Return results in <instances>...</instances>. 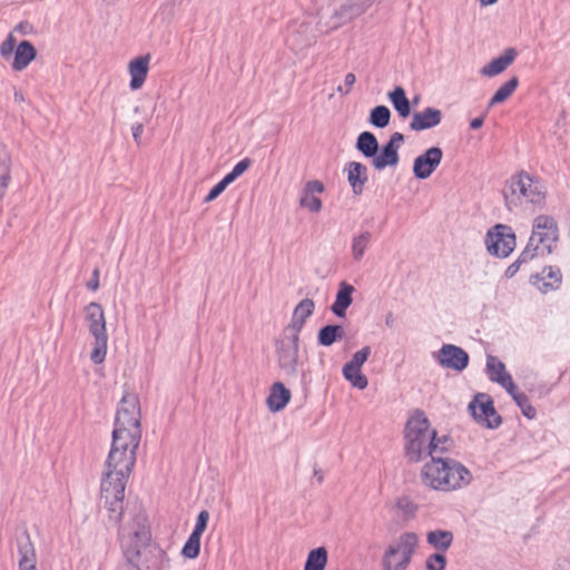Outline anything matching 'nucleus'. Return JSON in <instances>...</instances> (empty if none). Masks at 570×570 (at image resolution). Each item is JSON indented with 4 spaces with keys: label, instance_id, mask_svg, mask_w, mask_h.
Listing matches in <instances>:
<instances>
[{
    "label": "nucleus",
    "instance_id": "8fccbe9b",
    "mask_svg": "<svg viewBox=\"0 0 570 570\" xmlns=\"http://www.w3.org/2000/svg\"><path fill=\"white\" fill-rule=\"evenodd\" d=\"M303 191L313 195L321 194L324 191V184L320 180H309L306 183Z\"/></svg>",
    "mask_w": 570,
    "mask_h": 570
},
{
    "label": "nucleus",
    "instance_id": "7c9ffc66",
    "mask_svg": "<svg viewBox=\"0 0 570 570\" xmlns=\"http://www.w3.org/2000/svg\"><path fill=\"white\" fill-rule=\"evenodd\" d=\"M11 157L7 147L0 142V194L9 186L11 179Z\"/></svg>",
    "mask_w": 570,
    "mask_h": 570
},
{
    "label": "nucleus",
    "instance_id": "a18cd8bd",
    "mask_svg": "<svg viewBox=\"0 0 570 570\" xmlns=\"http://www.w3.org/2000/svg\"><path fill=\"white\" fill-rule=\"evenodd\" d=\"M18 46L17 39L13 33H9L4 41L0 45V55L3 59H9L14 53Z\"/></svg>",
    "mask_w": 570,
    "mask_h": 570
},
{
    "label": "nucleus",
    "instance_id": "2f4dec72",
    "mask_svg": "<svg viewBox=\"0 0 570 570\" xmlns=\"http://www.w3.org/2000/svg\"><path fill=\"white\" fill-rule=\"evenodd\" d=\"M250 166V159L245 158L237 163L233 170L227 174L218 184H216V197L223 193L228 185L235 181L239 176H242Z\"/></svg>",
    "mask_w": 570,
    "mask_h": 570
},
{
    "label": "nucleus",
    "instance_id": "5701e85b",
    "mask_svg": "<svg viewBox=\"0 0 570 570\" xmlns=\"http://www.w3.org/2000/svg\"><path fill=\"white\" fill-rule=\"evenodd\" d=\"M347 181L355 195H361L367 181V169L358 161H351L345 167Z\"/></svg>",
    "mask_w": 570,
    "mask_h": 570
},
{
    "label": "nucleus",
    "instance_id": "c9c22d12",
    "mask_svg": "<svg viewBox=\"0 0 570 570\" xmlns=\"http://www.w3.org/2000/svg\"><path fill=\"white\" fill-rule=\"evenodd\" d=\"M342 373L344 379L348 381L353 387L358 390L366 389L368 381L367 377L362 373V368L344 365Z\"/></svg>",
    "mask_w": 570,
    "mask_h": 570
},
{
    "label": "nucleus",
    "instance_id": "4468645a",
    "mask_svg": "<svg viewBox=\"0 0 570 570\" xmlns=\"http://www.w3.org/2000/svg\"><path fill=\"white\" fill-rule=\"evenodd\" d=\"M432 356L441 367L456 372H462L469 364V354L454 344H443Z\"/></svg>",
    "mask_w": 570,
    "mask_h": 570
},
{
    "label": "nucleus",
    "instance_id": "f3484780",
    "mask_svg": "<svg viewBox=\"0 0 570 570\" xmlns=\"http://www.w3.org/2000/svg\"><path fill=\"white\" fill-rule=\"evenodd\" d=\"M443 151L439 147H431L417 156L413 163V174L417 179L429 178L441 164Z\"/></svg>",
    "mask_w": 570,
    "mask_h": 570
},
{
    "label": "nucleus",
    "instance_id": "6e6552de",
    "mask_svg": "<svg viewBox=\"0 0 570 570\" xmlns=\"http://www.w3.org/2000/svg\"><path fill=\"white\" fill-rule=\"evenodd\" d=\"M419 535L406 531L401 533L385 549L382 557L383 570H406L419 547Z\"/></svg>",
    "mask_w": 570,
    "mask_h": 570
},
{
    "label": "nucleus",
    "instance_id": "20e7f679",
    "mask_svg": "<svg viewBox=\"0 0 570 570\" xmlns=\"http://www.w3.org/2000/svg\"><path fill=\"white\" fill-rule=\"evenodd\" d=\"M140 419L138 395L126 392L116 413L110 452L136 458L141 438Z\"/></svg>",
    "mask_w": 570,
    "mask_h": 570
},
{
    "label": "nucleus",
    "instance_id": "864d4df0",
    "mask_svg": "<svg viewBox=\"0 0 570 570\" xmlns=\"http://www.w3.org/2000/svg\"><path fill=\"white\" fill-rule=\"evenodd\" d=\"M483 121H484L483 117L474 118V119L471 120L470 127L472 129H479L480 127H482Z\"/></svg>",
    "mask_w": 570,
    "mask_h": 570
},
{
    "label": "nucleus",
    "instance_id": "4c0bfd02",
    "mask_svg": "<svg viewBox=\"0 0 570 570\" xmlns=\"http://www.w3.org/2000/svg\"><path fill=\"white\" fill-rule=\"evenodd\" d=\"M390 120L391 111L386 106H376L370 112L368 121L376 128H385L390 124Z\"/></svg>",
    "mask_w": 570,
    "mask_h": 570
},
{
    "label": "nucleus",
    "instance_id": "393cba45",
    "mask_svg": "<svg viewBox=\"0 0 570 570\" xmlns=\"http://www.w3.org/2000/svg\"><path fill=\"white\" fill-rule=\"evenodd\" d=\"M291 396V391L283 383L276 382L271 387L267 406L272 412H279L288 404Z\"/></svg>",
    "mask_w": 570,
    "mask_h": 570
},
{
    "label": "nucleus",
    "instance_id": "f704fd0d",
    "mask_svg": "<svg viewBox=\"0 0 570 570\" xmlns=\"http://www.w3.org/2000/svg\"><path fill=\"white\" fill-rule=\"evenodd\" d=\"M19 570H37L36 551L29 542L19 547Z\"/></svg>",
    "mask_w": 570,
    "mask_h": 570
},
{
    "label": "nucleus",
    "instance_id": "72a5a7b5",
    "mask_svg": "<svg viewBox=\"0 0 570 570\" xmlns=\"http://www.w3.org/2000/svg\"><path fill=\"white\" fill-rule=\"evenodd\" d=\"M327 563V551L324 547L309 551L304 570H324Z\"/></svg>",
    "mask_w": 570,
    "mask_h": 570
},
{
    "label": "nucleus",
    "instance_id": "39448f33",
    "mask_svg": "<svg viewBox=\"0 0 570 570\" xmlns=\"http://www.w3.org/2000/svg\"><path fill=\"white\" fill-rule=\"evenodd\" d=\"M471 471L461 462L435 455L421 470L422 483L435 491L451 492L468 487L472 482Z\"/></svg>",
    "mask_w": 570,
    "mask_h": 570
},
{
    "label": "nucleus",
    "instance_id": "f257e3e1",
    "mask_svg": "<svg viewBox=\"0 0 570 570\" xmlns=\"http://www.w3.org/2000/svg\"><path fill=\"white\" fill-rule=\"evenodd\" d=\"M451 448L450 436L440 435L422 410L410 413L404 429V451L409 461L421 462L426 458L444 455Z\"/></svg>",
    "mask_w": 570,
    "mask_h": 570
},
{
    "label": "nucleus",
    "instance_id": "13d9d810",
    "mask_svg": "<svg viewBox=\"0 0 570 570\" xmlns=\"http://www.w3.org/2000/svg\"><path fill=\"white\" fill-rule=\"evenodd\" d=\"M214 198H215V195H214V188H212V189L209 190V193L207 194V196L205 197V200H206V202H210V200H213Z\"/></svg>",
    "mask_w": 570,
    "mask_h": 570
},
{
    "label": "nucleus",
    "instance_id": "bf43d9fd",
    "mask_svg": "<svg viewBox=\"0 0 570 570\" xmlns=\"http://www.w3.org/2000/svg\"><path fill=\"white\" fill-rule=\"evenodd\" d=\"M132 111H134V114H140L141 108L139 106H136Z\"/></svg>",
    "mask_w": 570,
    "mask_h": 570
},
{
    "label": "nucleus",
    "instance_id": "09e8293b",
    "mask_svg": "<svg viewBox=\"0 0 570 570\" xmlns=\"http://www.w3.org/2000/svg\"><path fill=\"white\" fill-rule=\"evenodd\" d=\"M208 520H209V512L202 511L198 515L197 523H196V527H195L193 533L202 537V534L207 525Z\"/></svg>",
    "mask_w": 570,
    "mask_h": 570
},
{
    "label": "nucleus",
    "instance_id": "423d86ee",
    "mask_svg": "<svg viewBox=\"0 0 570 570\" xmlns=\"http://www.w3.org/2000/svg\"><path fill=\"white\" fill-rule=\"evenodd\" d=\"M503 196L509 210L524 203L541 207L546 200L547 188L540 178L527 171H520L510 178Z\"/></svg>",
    "mask_w": 570,
    "mask_h": 570
},
{
    "label": "nucleus",
    "instance_id": "3c124183",
    "mask_svg": "<svg viewBox=\"0 0 570 570\" xmlns=\"http://www.w3.org/2000/svg\"><path fill=\"white\" fill-rule=\"evenodd\" d=\"M32 27L29 22H20L14 27V32H19L22 36L31 33Z\"/></svg>",
    "mask_w": 570,
    "mask_h": 570
},
{
    "label": "nucleus",
    "instance_id": "b1692460",
    "mask_svg": "<svg viewBox=\"0 0 570 570\" xmlns=\"http://www.w3.org/2000/svg\"><path fill=\"white\" fill-rule=\"evenodd\" d=\"M355 292L354 286L346 282H341L334 303L331 306V311L338 317L346 315V309L353 303V293Z\"/></svg>",
    "mask_w": 570,
    "mask_h": 570
},
{
    "label": "nucleus",
    "instance_id": "bb28decb",
    "mask_svg": "<svg viewBox=\"0 0 570 570\" xmlns=\"http://www.w3.org/2000/svg\"><path fill=\"white\" fill-rule=\"evenodd\" d=\"M454 535L449 530L436 529L426 533V542L438 552H445L450 549Z\"/></svg>",
    "mask_w": 570,
    "mask_h": 570
},
{
    "label": "nucleus",
    "instance_id": "412c9836",
    "mask_svg": "<svg viewBox=\"0 0 570 570\" xmlns=\"http://www.w3.org/2000/svg\"><path fill=\"white\" fill-rule=\"evenodd\" d=\"M442 120V112L436 108H425L422 111L413 114L410 128L414 131H421L438 126Z\"/></svg>",
    "mask_w": 570,
    "mask_h": 570
},
{
    "label": "nucleus",
    "instance_id": "a878e982",
    "mask_svg": "<svg viewBox=\"0 0 570 570\" xmlns=\"http://www.w3.org/2000/svg\"><path fill=\"white\" fill-rule=\"evenodd\" d=\"M561 283V273L553 267L544 268L541 274L535 275L533 284L539 291L547 293L557 288Z\"/></svg>",
    "mask_w": 570,
    "mask_h": 570
},
{
    "label": "nucleus",
    "instance_id": "473e14b6",
    "mask_svg": "<svg viewBox=\"0 0 570 570\" xmlns=\"http://www.w3.org/2000/svg\"><path fill=\"white\" fill-rule=\"evenodd\" d=\"M344 334V328L341 325H326L320 330L317 341L322 346H331L342 340Z\"/></svg>",
    "mask_w": 570,
    "mask_h": 570
},
{
    "label": "nucleus",
    "instance_id": "6e6d98bb",
    "mask_svg": "<svg viewBox=\"0 0 570 570\" xmlns=\"http://www.w3.org/2000/svg\"><path fill=\"white\" fill-rule=\"evenodd\" d=\"M479 1L482 7H488V6L494 4L498 0H479Z\"/></svg>",
    "mask_w": 570,
    "mask_h": 570
},
{
    "label": "nucleus",
    "instance_id": "ddd939ff",
    "mask_svg": "<svg viewBox=\"0 0 570 570\" xmlns=\"http://www.w3.org/2000/svg\"><path fill=\"white\" fill-rule=\"evenodd\" d=\"M151 55L147 52L137 55L127 62L126 70L129 79L128 88L130 91H139L146 85L151 67Z\"/></svg>",
    "mask_w": 570,
    "mask_h": 570
},
{
    "label": "nucleus",
    "instance_id": "6ab92c4d",
    "mask_svg": "<svg viewBox=\"0 0 570 570\" xmlns=\"http://www.w3.org/2000/svg\"><path fill=\"white\" fill-rule=\"evenodd\" d=\"M487 371L491 381L499 383L507 392H512L513 380L507 372L505 365L497 356L489 355L487 357Z\"/></svg>",
    "mask_w": 570,
    "mask_h": 570
},
{
    "label": "nucleus",
    "instance_id": "4be33fe9",
    "mask_svg": "<svg viewBox=\"0 0 570 570\" xmlns=\"http://www.w3.org/2000/svg\"><path fill=\"white\" fill-rule=\"evenodd\" d=\"M37 57V50L35 46L28 41L23 40L16 47L11 68L16 71L24 70Z\"/></svg>",
    "mask_w": 570,
    "mask_h": 570
},
{
    "label": "nucleus",
    "instance_id": "f8f14e48",
    "mask_svg": "<svg viewBox=\"0 0 570 570\" xmlns=\"http://www.w3.org/2000/svg\"><path fill=\"white\" fill-rule=\"evenodd\" d=\"M485 245L489 254L504 258L515 248V235L511 227L498 224L488 232Z\"/></svg>",
    "mask_w": 570,
    "mask_h": 570
},
{
    "label": "nucleus",
    "instance_id": "c756f323",
    "mask_svg": "<svg viewBox=\"0 0 570 570\" xmlns=\"http://www.w3.org/2000/svg\"><path fill=\"white\" fill-rule=\"evenodd\" d=\"M387 96L400 117L406 118L410 116V100L406 98L405 90L402 87H396L394 90L390 91Z\"/></svg>",
    "mask_w": 570,
    "mask_h": 570
},
{
    "label": "nucleus",
    "instance_id": "2eb2a0df",
    "mask_svg": "<svg viewBox=\"0 0 570 570\" xmlns=\"http://www.w3.org/2000/svg\"><path fill=\"white\" fill-rule=\"evenodd\" d=\"M404 141V136L401 132L391 135L389 141L382 147L372 158V165L376 170H383L386 167H395L399 164V149Z\"/></svg>",
    "mask_w": 570,
    "mask_h": 570
},
{
    "label": "nucleus",
    "instance_id": "9b49d317",
    "mask_svg": "<svg viewBox=\"0 0 570 570\" xmlns=\"http://www.w3.org/2000/svg\"><path fill=\"white\" fill-rule=\"evenodd\" d=\"M277 363L287 376H296L299 367V336L282 333L275 343Z\"/></svg>",
    "mask_w": 570,
    "mask_h": 570
},
{
    "label": "nucleus",
    "instance_id": "1a4fd4ad",
    "mask_svg": "<svg viewBox=\"0 0 570 570\" xmlns=\"http://www.w3.org/2000/svg\"><path fill=\"white\" fill-rule=\"evenodd\" d=\"M559 238L557 222L548 215H539L533 219L532 233L525 248L532 249L535 256L549 255Z\"/></svg>",
    "mask_w": 570,
    "mask_h": 570
},
{
    "label": "nucleus",
    "instance_id": "f03ea898",
    "mask_svg": "<svg viewBox=\"0 0 570 570\" xmlns=\"http://www.w3.org/2000/svg\"><path fill=\"white\" fill-rule=\"evenodd\" d=\"M375 0H345L332 10H323L315 27L303 22L293 35V43L297 47L309 46L318 36L338 29L356 17L363 14Z\"/></svg>",
    "mask_w": 570,
    "mask_h": 570
},
{
    "label": "nucleus",
    "instance_id": "aec40b11",
    "mask_svg": "<svg viewBox=\"0 0 570 570\" xmlns=\"http://www.w3.org/2000/svg\"><path fill=\"white\" fill-rule=\"evenodd\" d=\"M517 56L518 51L514 48H508L501 56L484 65L480 69V73L489 78L495 77L507 70L508 67L515 60Z\"/></svg>",
    "mask_w": 570,
    "mask_h": 570
},
{
    "label": "nucleus",
    "instance_id": "79ce46f5",
    "mask_svg": "<svg viewBox=\"0 0 570 570\" xmlns=\"http://www.w3.org/2000/svg\"><path fill=\"white\" fill-rule=\"evenodd\" d=\"M299 204L302 207L307 208L312 213H318L322 209V200L313 194L304 193L302 194Z\"/></svg>",
    "mask_w": 570,
    "mask_h": 570
},
{
    "label": "nucleus",
    "instance_id": "0eeeda50",
    "mask_svg": "<svg viewBox=\"0 0 570 570\" xmlns=\"http://www.w3.org/2000/svg\"><path fill=\"white\" fill-rule=\"evenodd\" d=\"M83 322L91 337L90 361L97 365L102 364L107 356L109 342L104 307L97 302L87 304L83 307Z\"/></svg>",
    "mask_w": 570,
    "mask_h": 570
},
{
    "label": "nucleus",
    "instance_id": "5fc2aeb1",
    "mask_svg": "<svg viewBox=\"0 0 570 570\" xmlns=\"http://www.w3.org/2000/svg\"><path fill=\"white\" fill-rule=\"evenodd\" d=\"M13 99L16 102L22 104L24 101V95L22 94V91L17 90L13 94Z\"/></svg>",
    "mask_w": 570,
    "mask_h": 570
},
{
    "label": "nucleus",
    "instance_id": "c03bdc74",
    "mask_svg": "<svg viewBox=\"0 0 570 570\" xmlns=\"http://www.w3.org/2000/svg\"><path fill=\"white\" fill-rule=\"evenodd\" d=\"M149 120H150V116L145 115V116H142L141 120L134 121L130 125L131 135L137 145H140V142H141V137H142L144 130H145V125L148 124Z\"/></svg>",
    "mask_w": 570,
    "mask_h": 570
},
{
    "label": "nucleus",
    "instance_id": "dca6fc26",
    "mask_svg": "<svg viewBox=\"0 0 570 570\" xmlns=\"http://www.w3.org/2000/svg\"><path fill=\"white\" fill-rule=\"evenodd\" d=\"M469 411L475 421L488 428H497L501 423V419L497 415L492 401L484 394H479L469 404Z\"/></svg>",
    "mask_w": 570,
    "mask_h": 570
},
{
    "label": "nucleus",
    "instance_id": "37998d69",
    "mask_svg": "<svg viewBox=\"0 0 570 570\" xmlns=\"http://www.w3.org/2000/svg\"><path fill=\"white\" fill-rule=\"evenodd\" d=\"M446 566V559L444 552H435L431 554L425 561L426 570H444Z\"/></svg>",
    "mask_w": 570,
    "mask_h": 570
},
{
    "label": "nucleus",
    "instance_id": "603ef678",
    "mask_svg": "<svg viewBox=\"0 0 570 570\" xmlns=\"http://www.w3.org/2000/svg\"><path fill=\"white\" fill-rule=\"evenodd\" d=\"M87 286L91 291H97L99 288L98 271L94 272V277L88 282Z\"/></svg>",
    "mask_w": 570,
    "mask_h": 570
},
{
    "label": "nucleus",
    "instance_id": "c85d7f7f",
    "mask_svg": "<svg viewBox=\"0 0 570 570\" xmlns=\"http://www.w3.org/2000/svg\"><path fill=\"white\" fill-rule=\"evenodd\" d=\"M356 149L366 158H373L379 153V141L371 131H363L356 140Z\"/></svg>",
    "mask_w": 570,
    "mask_h": 570
},
{
    "label": "nucleus",
    "instance_id": "a211bd4d",
    "mask_svg": "<svg viewBox=\"0 0 570 570\" xmlns=\"http://www.w3.org/2000/svg\"><path fill=\"white\" fill-rule=\"evenodd\" d=\"M315 309V303L311 298L302 299L294 308L292 320L284 328V333L299 336L307 318L312 316Z\"/></svg>",
    "mask_w": 570,
    "mask_h": 570
},
{
    "label": "nucleus",
    "instance_id": "de8ad7c7",
    "mask_svg": "<svg viewBox=\"0 0 570 570\" xmlns=\"http://www.w3.org/2000/svg\"><path fill=\"white\" fill-rule=\"evenodd\" d=\"M355 81H356V77L354 73H352V72L346 73L345 78H344L343 86H338L336 89L337 92L342 96L347 95L351 91L352 87L354 86Z\"/></svg>",
    "mask_w": 570,
    "mask_h": 570
},
{
    "label": "nucleus",
    "instance_id": "7ed1b4c3",
    "mask_svg": "<svg viewBox=\"0 0 570 570\" xmlns=\"http://www.w3.org/2000/svg\"><path fill=\"white\" fill-rule=\"evenodd\" d=\"M136 458L109 452L105 472L101 479L100 498L109 511V518L118 522L125 499V489Z\"/></svg>",
    "mask_w": 570,
    "mask_h": 570
},
{
    "label": "nucleus",
    "instance_id": "58836bf2",
    "mask_svg": "<svg viewBox=\"0 0 570 570\" xmlns=\"http://www.w3.org/2000/svg\"><path fill=\"white\" fill-rule=\"evenodd\" d=\"M508 393L512 396V399L518 404V406L520 407L522 414L525 417H528V419H534L535 417V415H537L535 409L531 405L528 396L524 393L517 391V387H515L514 384H513L512 392H508Z\"/></svg>",
    "mask_w": 570,
    "mask_h": 570
},
{
    "label": "nucleus",
    "instance_id": "49530a36",
    "mask_svg": "<svg viewBox=\"0 0 570 570\" xmlns=\"http://www.w3.org/2000/svg\"><path fill=\"white\" fill-rule=\"evenodd\" d=\"M370 354H371V347L364 346L362 350L355 352L353 354L351 361L347 362L345 365L362 368L363 364L367 361Z\"/></svg>",
    "mask_w": 570,
    "mask_h": 570
},
{
    "label": "nucleus",
    "instance_id": "9d476101",
    "mask_svg": "<svg viewBox=\"0 0 570 570\" xmlns=\"http://www.w3.org/2000/svg\"><path fill=\"white\" fill-rule=\"evenodd\" d=\"M149 541V531L147 521L144 517H138L132 525H126L121 532V544L127 561L138 568L140 563L141 550Z\"/></svg>",
    "mask_w": 570,
    "mask_h": 570
},
{
    "label": "nucleus",
    "instance_id": "4d7b16f0",
    "mask_svg": "<svg viewBox=\"0 0 570 570\" xmlns=\"http://www.w3.org/2000/svg\"><path fill=\"white\" fill-rule=\"evenodd\" d=\"M393 321H394L393 315L389 314L385 318V324L391 327L393 325Z\"/></svg>",
    "mask_w": 570,
    "mask_h": 570
},
{
    "label": "nucleus",
    "instance_id": "cd10ccee",
    "mask_svg": "<svg viewBox=\"0 0 570 570\" xmlns=\"http://www.w3.org/2000/svg\"><path fill=\"white\" fill-rule=\"evenodd\" d=\"M371 239L372 234L368 230H364L352 236L351 255L354 262L358 263L363 259Z\"/></svg>",
    "mask_w": 570,
    "mask_h": 570
},
{
    "label": "nucleus",
    "instance_id": "ea45409f",
    "mask_svg": "<svg viewBox=\"0 0 570 570\" xmlns=\"http://www.w3.org/2000/svg\"><path fill=\"white\" fill-rule=\"evenodd\" d=\"M532 249L530 248H525L521 252V254L519 255V257L517 258L515 262H513L504 272V275L505 277L508 278H511L513 277L518 271L520 269V267L532 261L533 258H535V256L531 253Z\"/></svg>",
    "mask_w": 570,
    "mask_h": 570
},
{
    "label": "nucleus",
    "instance_id": "e433bc0d",
    "mask_svg": "<svg viewBox=\"0 0 570 570\" xmlns=\"http://www.w3.org/2000/svg\"><path fill=\"white\" fill-rule=\"evenodd\" d=\"M518 85L519 80L517 77H512L509 81L504 82L490 99L489 107L505 101L514 92Z\"/></svg>",
    "mask_w": 570,
    "mask_h": 570
},
{
    "label": "nucleus",
    "instance_id": "a19ab883",
    "mask_svg": "<svg viewBox=\"0 0 570 570\" xmlns=\"http://www.w3.org/2000/svg\"><path fill=\"white\" fill-rule=\"evenodd\" d=\"M200 549V537L197 534L191 533L188 538L187 542L185 543L181 553L185 558L188 559H195Z\"/></svg>",
    "mask_w": 570,
    "mask_h": 570
}]
</instances>
